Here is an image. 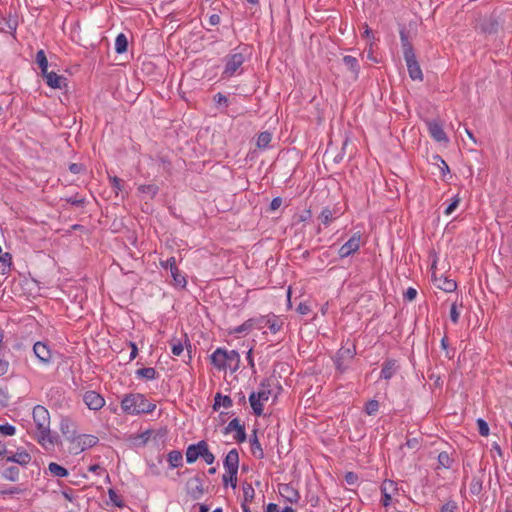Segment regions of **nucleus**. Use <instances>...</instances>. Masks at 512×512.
I'll return each instance as SVG.
<instances>
[{"mask_svg": "<svg viewBox=\"0 0 512 512\" xmlns=\"http://www.w3.org/2000/svg\"><path fill=\"white\" fill-rule=\"evenodd\" d=\"M33 422L35 424V437L37 442L45 449H51L56 443V437L52 435L50 429V413L42 405H36L32 411Z\"/></svg>", "mask_w": 512, "mask_h": 512, "instance_id": "obj_1", "label": "nucleus"}, {"mask_svg": "<svg viewBox=\"0 0 512 512\" xmlns=\"http://www.w3.org/2000/svg\"><path fill=\"white\" fill-rule=\"evenodd\" d=\"M122 410L130 415L148 414L154 411L156 405L139 393L125 395L121 401Z\"/></svg>", "mask_w": 512, "mask_h": 512, "instance_id": "obj_2", "label": "nucleus"}, {"mask_svg": "<svg viewBox=\"0 0 512 512\" xmlns=\"http://www.w3.org/2000/svg\"><path fill=\"white\" fill-rule=\"evenodd\" d=\"M401 44L403 49V56L407 65L409 76L412 80L422 81L423 73L420 68V65L416 59V55L414 53L413 47L411 43L408 41V37L406 34L401 31L400 33Z\"/></svg>", "mask_w": 512, "mask_h": 512, "instance_id": "obj_3", "label": "nucleus"}, {"mask_svg": "<svg viewBox=\"0 0 512 512\" xmlns=\"http://www.w3.org/2000/svg\"><path fill=\"white\" fill-rule=\"evenodd\" d=\"M245 61V56L242 52H232L225 58V68L223 70V78H230L242 72V65Z\"/></svg>", "mask_w": 512, "mask_h": 512, "instance_id": "obj_4", "label": "nucleus"}, {"mask_svg": "<svg viewBox=\"0 0 512 512\" xmlns=\"http://www.w3.org/2000/svg\"><path fill=\"white\" fill-rule=\"evenodd\" d=\"M98 438L94 435L82 434L76 435L70 440V451L79 454L88 448L95 446Z\"/></svg>", "mask_w": 512, "mask_h": 512, "instance_id": "obj_5", "label": "nucleus"}, {"mask_svg": "<svg viewBox=\"0 0 512 512\" xmlns=\"http://www.w3.org/2000/svg\"><path fill=\"white\" fill-rule=\"evenodd\" d=\"M270 395L271 390L264 385L258 392L251 393L249 402L255 415L261 416L263 414V405L269 400Z\"/></svg>", "mask_w": 512, "mask_h": 512, "instance_id": "obj_6", "label": "nucleus"}, {"mask_svg": "<svg viewBox=\"0 0 512 512\" xmlns=\"http://www.w3.org/2000/svg\"><path fill=\"white\" fill-rule=\"evenodd\" d=\"M362 243V236L359 232L354 233L348 241H346L338 251L340 258H346L357 252Z\"/></svg>", "mask_w": 512, "mask_h": 512, "instance_id": "obj_7", "label": "nucleus"}, {"mask_svg": "<svg viewBox=\"0 0 512 512\" xmlns=\"http://www.w3.org/2000/svg\"><path fill=\"white\" fill-rule=\"evenodd\" d=\"M171 345V352L174 356L180 357V356H186L188 360L191 359L190 351L188 350V347H191L190 341L187 337V335H183V339H177L173 338L170 341Z\"/></svg>", "mask_w": 512, "mask_h": 512, "instance_id": "obj_8", "label": "nucleus"}, {"mask_svg": "<svg viewBox=\"0 0 512 512\" xmlns=\"http://www.w3.org/2000/svg\"><path fill=\"white\" fill-rule=\"evenodd\" d=\"M380 489L382 494L381 503L385 508H388L391 505L392 496L398 491L397 483L392 480H385Z\"/></svg>", "mask_w": 512, "mask_h": 512, "instance_id": "obj_9", "label": "nucleus"}, {"mask_svg": "<svg viewBox=\"0 0 512 512\" xmlns=\"http://www.w3.org/2000/svg\"><path fill=\"white\" fill-rule=\"evenodd\" d=\"M33 352L41 364L47 366L52 362V352L46 343L36 342L33 346Z\"/></svg>", "mask_w": 512, "mask_h": 512, "instance_id": "obj_10", "label": "nucleus"}, {"mask_svg": "<svg viewBox=\"0 0 512 512\" xmlns=\"http://www.w3.org/2000/svg\"><path fill=\"white\" fill-rule=\"evenodd\" d=\"M186 487L188 494L194 500L200 499L204 494L203 481L199 476L190 478L186 483Z\"/></svg>", "mask_w": 512, "mask_h": 512, "instance_id": "obj_11", "label": "nucleus"}, {"mask_svg": "<svg viewBox=\"0 0 512 512\" xmlns=\"http://www.w3.org/2000/svg\"><path fill=\"white\" fill-rule=\"evenodd\" d=\"M83 401L90 410H100L105 405V399L95 391H87L83 395Z\"/></svg>", "mask_w": 512, "mask_h": 512, "instance_id": "obj_12", "label": "nucleus"}, {"mask_svg": "<svg viewBox=\"0 0 512 512\" xmlns=\"http://www.w3.org/2000/svg\"><path fill=\"white\" fill-rule=\"evenodd\" d=\"M231 432H236L234 439L237 442L242 443L246 440L245 428L243 425L240 424V422L237 418L232 419L228 423V425L225 427V430H224L225 434H229Z\"/></svg>", "mask_w": 512, "mask_h": 512, "instance_id": "obj_13", "label": "nucleus"}, {"mask_svg": "<svg viewBox=\"0 0 512 512\" xmlns=\"http://www.w3.org/2000/svg\"><path fill=\"white\" fill-rule=\"evenodd\" d=\"M261 327H267L273 334L279 332L284 325V320L276 315H268L260 320Z\"/></svg>", "mask_w": 512, "mask_h": 512, "instance_id": "obj_14", "label": "nucleus"}, {"mask_svg": "<svg viewBox=\"0 0 512 512\" xmlns=\"http://www.w3.org/2000/svg\"><path fill=\"white\" fill-rule=\"evenodd\" d=\"M430 136L437 142H448V137L443 127L436 121L426 122Z\"/></svg>", "mask_w": 512, "mask_h": 512, "instance_id": "obj_15", "label": "nucleus"}, {"mask_svg": "<svg viewBox=\"0 0 512 512\" xmlns=\"http://www.w3.org/2000/svg\"><path fill=\"white\" fill-rule=\"evenodd\" d=\"M278 492L289 503H297L300 495L291 484H279Z\"/></svg>", "mask_w": 512, "mask_h": 512, "instance_id": "obj_16", "label": "nucleus"}, {"mask_svg": "<svg viewBox=\"0 0 512 512\" xmlns=\"http://www.w3.org/2000/svg\"><path fill=\"white\" fill-rule=\"evenodd\" d=\"M45 78L48 86L54 89H61L66 85V78L62 75H58L55 72H48L46 74H42Z\"/></svg>", "mask_w": 512, "mask_h": 512, "instance_id": "obj_17", "label": "nucleus"}, {"mask_svg": "<svg viewBox=\"0 0 512 512\" xmlns=\"http://www.w3.org/2000/svg\"><path fill=\"white\" fill-rule=\"evenodd\" d=\"M205 441L201 440L196 444H191L186 449V461L188 463H194L202 454Z\"/></svg>", "mask_w": 512, "mask_h": 512, "instance_id": "obj_18", "label": "nucleus"}, {"mask_svg": "<svg viewBox=\"0 0 512 512\" xmlns=\"http://www.w3.org/2000/svg\"><path fill=\"white\" fill-rule=\"evenodd\" d=\"M223 465L226 471H238L239 454L236 449H232L227 453Z\"/></svg>", "mask_w": 512, "mask_h": 512, "instance_id": "obj_19", "label": "nucleus"}, {"mask_svg": "<svg viewBox=\"0 0 512 512\" xmlns=\"http://www.w3.org/2000/svg\"><path fill=\"white\" fill-rule=\"evenodd\" d=\"M60 431L70 441L76 434V425L70 418L63 417L60 421Z\"/></svg>", "mask_w": 512, "mask_h": 512, "instance_id": "obj_20", "label": "nucleus"}, {"mask_svg": "<svg viewBox=\"0 0 512 512\" xmlns=\"http://www.w3.org/2000/svg\"><path fill=\"white\" fill-rule=\"evenodd\" d=\"M399 366L396 360L388 359L385 360L382 365L380 377L389 380L397 372Z\"/></svg>", "mask_w": 512, "mask_h": 512, "instance_id": "obj_21", "label": "nucleus"}, {"mask_svg": "<svg viewBox=\"0 0 512 512\" xmlns=\"http://www.w3.org/2000/svg\"><path fill=\"white\" fill-rule=\"evenodd\" d=\"M212 364L219 370H226L225 349L217 348L211 355Z\"/></svg>", "mask_w": 512, "mask_h": 512, "instance_id": "obj_22", "label": "nucleus"}, {"mask_svg": "<svg viewBox=\"0 0 512 512\" xmlns=\"http://www.w3.org/2000/svg\"><path fill=\"white\" fill-rule=\"evenodd\" d=\"M225 359L227 363V369H230L231 371H236L239 368L240 364V355L235 350H226L225 349Z\"/></svg>", "mask_w": 512, "mask_h": 512, "instance_id": "obj_23", "label": "nucleus"}, {"mask_svg": "<svg viewBox=\"0 0 512 512\" xmlns=\"http://www.w3.org/2000/svg\"><path fill=\"white\" fill-rule=\"evenodd\" d=\"M31 459H32L31 455L28 452L22 450V451H17L15 454H13L11 456H8L6 458V461L14 462L21 466H26L30 463Z\"/></svg>", "mask_w": 512, "mask_h": 512, "instance_id": "obj_24", "label": "nucleus"}, {"mask_svg": "<svg viewBox=\"0 0 512 512\" xmlns=\"http://www.w3.org/2000/svg\"><path fill=\"white\" fill-rule=\"evenodd\" d=\"M167 461L170 469H175L183 465V455L179 450H172L167 454Z\"/></svg>", "mask_w": 512, "mask_h": 512, "instance_id": "obj_25", "label": "nucleus"}, {"mask_svg": "<svg viewBox=\"0 0 512 512\" xmlns=\"http://www.w3.org/2000/svg\"><path fill=\"white\" fill-rule=\"evenodd\" d=\"M343 62L347 69L351 72L353 80H356L359 74L358 60L353 56L347 55L343 57Z\"/></svg>", "mask_w": 512, "mask_h": 512, "instance_id": "obj_26", "label": "nucleus"}, {"mask_svg": "<svg viewBox=\"0 0 512 512\" xmlns=\"http://www.w3.org/2000/svg\"><path fill=\"white\" fill-rule=\"evenodd\" d=\"M232 404H233V401L229 396H226V395L224 396L220 393H217L214 398L213 409L215 411H217L220 409V407L230 408L232 406Z\"/></svg>", "mask_w": 512, "mask_h": 512, "instance_id": "obj_27", "label": "nucleus"}, {"mask_svg": "<svg viewBox=\"0 0 512 512\" xmlns=\"http://www.w3.org/2000/svg\"><path fill=\"white\" fill-rule=\"evenodd\" d=\"M250 443L252 455L258 459H262L264 457V451L257 438L256 430L253 431V437L250 439Z\"/></svg>", "mask_w": 512, "mask_h": 512, "instance_id": "obj_28", "label": "nucleus"}, {"mask_svg": "<svg viewBox=\"0 0 512 512\" xmlns=\"http://www.w3.org/2000/svg\"><path fill=\"white\" fill-rule=\"evenodd\" d=\"M48 470L52 476L58 477V478L66 477L69 474L68 470L66 468H64L63 466H61L55 462H51L48 465Z\"/></svg>", "mask_w": 512, "mask_h": 512, "instance_id": "obj_29", "label": "nucleus"}, {"mask_svg": "<svg viewBox=\"0 0 512 512\" xmlns=\"http://www.w3.org/2000/svg\"><path fill=\"white\" fill-rule=\"evenodd\" d=\"M128 40L125 34L120 33L115 39V51L118 54H122L127 51Z\"/></svg>", "mask_w": 512, "mask_h": 512, "instance_id": "obj_30", "label": "nucleus"}, {"mask_svg": "<svg viewBox=\"0 0 512 512\" xmlns=\"http://www.w3.org/2000/svg\"><path fill=\"white\" fill-rule=\"evenodd\" d=\"M136 376L138 378H143V379H146V380H154V379L157 378L158 373H157V371L154 368L148 367V368L138 369L136 371Z\"/></svg>", "mask_w": 512, "mask_h": 512, "instance_id": "obj_31", "label": "nucleus"}, {"mask_svg": "<svg viewBox=\"0 0 512 512\" xmlns=\"http://www.w3.org/2000/svg\"><path fill=\"white\" fill-rule=\"evenodd\" d=\"M454 460L451 458L449 453L446 451L441 452L438 455V466L437 468L449 469L452 467Z\"/></svg>", "mask_w": 512, "mask_h": 512, "instance_id": "obj_32", "label": "nucleus"}, {"mask_svg": "<svg viewBox=\"0 0 512 512\" xmlns=\"http://www.w3.org/2000/svg\"><path fill=\"white\" fill-rule=\"evenodd\" d=\"M35 61L41 69V73L46 74V71H48V60L43 50H39L36 53Z\"/></svg>", "mask_w": 512, "mask_h": 512, "instance_id": "obj_33", "label": "nucleus"}, {"mask_svg": "<svg viewBox=\"0 0 512 512\" xmlns=\"http://www.w3.org/2000/svg\"><path fill=\"white\" fill-rule=\"evenodd\" d=\"M271 140H272L271 133H269L267 131H264V132L259 134V136L257 138L256 145L260 149H265V148L268 147V145L271 142Z\"/></svg>", "mask_w": 512, "mask_h": 512, "instance_id": "obj_34", "label": "nucleus"}, {"mask_svg": "<svg viewBox=\"0 0 512 512\" xmlns=\"http://www.w3.org/2000/svg\"><path fill=\"white\" fill-rule=\"evenodd\" d=\"M2 476L9 481H16L19 478V469L15 466L7 467L3 470Z\"/></svg>", "mask_w": 512, "mask_h": 512, "instance_id": "obj_35", "label": "nucleus"}, {"mask_svg": "<svg viewBox=\"0 0 512 512\" xmlns=\"http://www.w3.org/2000/svg\"><path fill=\"white\" fill-rule=\"evenodd\" d=\"M237 473L238 471H226L225 474H223L222 480L225 485L228 483L231 484L233 488L236 487L237 484Z\"/></svg>", "mask_w": 512, "mask_h": 512, "instance_id": "obj_36", "label": "nucleus"}, {"mask_svg": "<svg viewBox=\"0 0 512 512\" xmlns=\"http://www.w3.org/2000/svg\"><path fill=\"white\" fill-rule=\"evenodd\" d=\"M170 272L175 284L180 287H185L187 282L185 277L180 273L179 269L175 267L172 270H170Z\"/></svg>", "mask_w": 512, "mask_h": 512, "instance_id": "obj_37", "label": "nucleus"}, {"mask_svg": "<svg viewBox=\"0 0 512 512\" xmlns=\"http://www.w3.org/2000/svg\"><path fill=\"white\" fill-rule=\"evenodd\" d=\"M433 160L434 165L439 168L442 176H445L447 173H449V167L447 163L439 155H434Z\"/></svg>", "mask_w": 512, "mask_h": 512, "instance_id": "obj_38", "label": "nucleus"}, {"mask_svg": "<svg viewBox=\"0 0 512 512\" xmlns=\"http://www.w3.org/2000/svg\"><path fill=\"white\" fill-rule=\"evenodd\" d=\"M138 190L141 193L146 194V195L150 196L151 198H153L158 193L159 189L154 184H148V185L139 186Z\"/></svg>", "mask_w": 512, "mask_h": 512, "instance_id": "obj_39", "label": "nucleus"}, {"mask_svg": "<svg viewBox=\"0 0 512 512\" xmlns=\"http://www.w3.org/2000/svg\"><path fill=\"white\" fill-rule=\"evenodd\" d=\"M253 327V320H247L243 324L233 328L230 333L241 334L250 331Z\"/></svg>", "mask_w": 512, "mask_h": 512, "instance_id": "obj_40", "label": "nucleus"}, {"mask_svg": "<svg viewBox=\"0 0 512 512\" xmlns=\"http://www.w3.org/2000/svg\"><path fill=\"white\" fill-rule=\"evenodd\" d=\"M208 465H211L215 461L214 454L209 450L208 444L205 441L204 447L202 449V454L200 456Z\"/></svg>", "mask_w": 512, "mask_h": 512, "instance_id": "obj_41", "label": "nucleus"}, {"mask_svg": "<svg viewBox=\"0 0 512 512\" xmlns=\"http://www.w3.org/2000/svg\"><path fill=\"white\" fill-rule=\"evenodd\" d=\"M457 285L456 282L449 279L441 280V283L438 284V288L446 291V292H452L456 289Z\"/></svg>", "mask_w": 512, "mask_h": 512, "instance_id": "obj_42", "label": "nucleus"}, {"mask_svg": "<svg viewBox=\"0 0 512 512\" xmlns=\"http://www.w3.org/2000/svg\"><path fill=\"white\" fill-rule=\"evenodd\" d=\"M0 434L3 436H13L16 434V428L9 423L0 424Z\"/></svg>", "mask_w": 512, "mask_h": 512, "instance_id": "obj_43", "label": "nucleus"}, {"mask_svg": "<svg viewBox=\"0 0 512 512\" xmlns=\"http://www.w3.org/2000/svg\"><path fill=\"white\" fill-rule=\"evenodd\" d=\"M324 225H328L333 220V213L329 208H324L319 216Z\"/></svg>", "mask_w": 512, "mask_h": 512, "instance_id": "obj_44", "label": "nucleus"}, {"mask_svg": "<svg viewBox=\"0 0 512 512\" xmlns=\"http://www.w3.org/2000/svg\"><path fill=\"white\" fill-rule=\"evenodd\" d=\"M378 409H379V403L376 400L368 401L365 406V412L368 415H375L378 412Z\"/></svg>", "mask_w": 512, "mask_h": 512, "instance_id": "obj_45", "label": "nucleus"}, {"mask_svg": "<svg viewBox=\"0 0 512 512\" xmlns=\"http://www.w3.org/2000/svg\"><path fill=\"white\" fill-rule=\"evenodd\" d=\"M110 501L117 507H123L124 503L121 497L114 491L113 489H109L108 491Z\"/></svg>", "mask_w": 512, "mask_h": 512, "instance_id": "obj_46", "label": "nucleus"}, {"mask_svg": "<svg viewBox=\"0 0 512 512\" xmlns=\"http://www.w3.org/2000/svg\"><path fill=\"white\" fill-rule=\"evenodd\" d=\"M459 203H460V198L458 196H455L452 199L451 203L445 208L444 214L446 216H450L456 210V208L458 207Z\"/></svg>", "mask_w": 512, "mask_h": 512, "instance_id": "obj_47", "label": "nucleus"}, {"mask_svg": "<svg viewBox=\"0 0 512 512\" xmlns=\"http://www.w3.org/2000/svg\"><path fill=\"white\" fill-rule=\"evenodd\" d=\"M477 426H478V431H479V434L481 436H488L489 434V427H488V424L485 420L479 418L477 419Z\"/></svg>", "mask_w": 512, "mask_h": 512, "instance_id": "obj_48", "label": "nucleus"}, {"mask_svg": "<svg viewBox=\"0 0 512 512\" xmlns=\"http://www.w3.org/2000/svg\"><path fill=\"white\" fill-rule=\"evenodd\" d=\"M243 495H244V500L246 502L252 501V499L254 497V489L250 484H247L243 487Z\"/></svg>", "mask_w": 512, "mask_h": 512, "instance_id": "obj_49", "label": "nucleus"}, {"mask_svg": "<svg viewBox=\"0 0 512 512\" xmlns=\"http://www.w3.org/2000/svg\"><path fill=\"white\" fill-rule=\"evenodd\" d=\"M10 368V363L7 359H5V356H0V377L4 376L8 373Z\"/></svg>", "mask_w": 512, "mask_h": 512, "instance_id": "obj_50", "label": "nucleus"}, {"mask_svg": "<svg viewBox=\"0 0 512 512\" xmlns=\"http://www.w3.org/2000/svg\"><path fill=\"white\" fill-rule=\"evenodd\" d=\"M213 99L217 106H225V107L228 106V99L222 93H217L216 95H214Z\"/></svg>", "mask_w": 512, "mask_h": 512, "instance_id": "obj_51", "label": "nucleus"}, {"mask_svg": "<svg viewBox=\"0 0 512 512\" xmlns=\"http://www.w3.org/2000/svg\"><path fill=\"white\" fill-rule=\"evenodd\" d=\"M440 512H457V504L454 501H448L442 505Z\"/></svg>", "mask_w": 512, "mask_h": 512, "instance_id": "obj_52", "label": "nucleus"}, {"mask_svg": "<svg viewBox=\"0 0 512 512\" xmlns=\"http://www.w3.org/2000/svg\"><path fill=\"white\" fill-rule=\"evenodd\" d=\"M344 479L348 485H355L358 482V475L354 472H347Z\"/></svg>", "mask_w": 512, "mask_h": 512, "instance_id": "obj_53", "label": "nucleus"}, {"mask_svg": "<svg viewBox=\"0 0 512 512\" xmlns=\"http://www.w3.org/2000/svg\"><path fill=\"white\" fill-rule=\"evenodd\" d=\"M460 317V312L458 311L457 305L454 303L450 308V319L453 323H457Z\"/></svg>", "mask_w": 512, "mask_h": 512, "instance_id": "obj_54", "label": "nucleus"}, {"mask_svg": "<svg viewBox=\"0 0 512 512\" xmlns=\"http://www.w3.org/2000/svg\"><path fill=\"white\" fill-rule=\"evenodd\" d=\"M416 296L417 291L412 287H409L404 293V298L408 301H413L416 298Z\"/></svg>", "mask_w": 512, "mask_h": 512, "instance_id": "obj_55", "label": "nucleus"}, {"mask_svg": "<svg viewBox=\"0 0 512 512\" xmlns=\"http://www.w3.org/2000/svg\"><path fill=\"white\" fill-rule=\"evenodd\" d=\"M4 333L0 330V356H5L9 351L7 345L4 343Z\"/></svg>", "mask_w": 512, "mask_h": 512, "instance_id": "obj_56", "label": "nucleus"}, {"mask_svg": "<svg viewBox=\"0 0 512 512\" xmlns=\"http://www.w3.org/2000/svg\"><path fill=\"white\" fill-rule=\"evenodd\" d=\"M297 312L301 315H306L310 312V306L307 303L301 302L297 306Z\"/></svg>", "mask_w": 512, "mask_h": 512, "instance_id": "obj_57", "label": "nucleus"}, {"mask_svg": "<svg viewBox=\"0 0 512 512\" xmlns=\"http://www.w3.org/2000/svg\"><path fill=\"white\" fill-rule=\"evenodd\" d=\"M405 445L410 449H418L420 447V440L418 438L408 439Z\"/></svg>", "mask_w": 512, "mask_h": 512, "instance_id": "obj_58", "label": "nucleus"}, {"mask_svg": "<svg viewBox=\"0 0 512 512\" xmlns=\"http://www.w3.org/2000/svg\"><path fill=\"white\" fill-rule=\"evenodd\" d=\"M110 182H111V185L112 187L115 189V191L118 193V191L121 190V183H122V180L116 176L114 177H110Z\"/></svg>", "mask_w": 512, "mask_h": 512, "instance_id": "obj_59", "label": "nucleus"}, {"mask_svg": "<svg viewBox=\"0 0 512 512\" xmlns=\"http://www.w3.org/2000/svg\"><path fill=\"white\" fill-rule=\"evenodd\" d=\"M161 265H162V267H164L166 269L169 268L170 270H172L173 268L177 267L176 266V259H175V257H170L165 262H162Z\"/></svg>", "mask_w": 512, "mask_h": 512, "instance_id": "obj_60", "label": "nucleus"}, {"mask_svg": "<svg viewBox=\"0 0 512 512\" xmlns=\"http://www.w3.org/2000/svg\"><path fill=\"white\" fill-rule=\"evenodd\" d=\"M470 489H471V492H472L473 494H477V493H479V492H480V490H481V483H480V481H478V480H476V479H473V480H472V483H471V487H470Z\"/></svg>", "mask_w": 512, "mask_h": 512, "instance_id": "obj_61", "label": "nucleus"}, {"mask_svg": "<svg viewBox=\"0 0 512 512\" xmlns=\"http://www.w3.org/2000/svg\"><path fill=\"white\" fill-rule=\"evenodd\" d=\"M88 471L100 475L104 472V469L100 465L94 464L88 468Z\"/></svg>", "mask_w": 512, "mask_h": 512, "instance_id": "obj_62", "label": "nucleus"}, {"mask_svg": "<svg viewBox=\"0 0 512 512\" xmlns=\"http://www.w3.org/2000/svg\"><path fill=\"white\" fill-rule=\"evenodd\" d=\"M69 170L73 174H79L82 171V165L81 164H77V163H73V164H71L69 166Z\"/></svg>", "mask_w": 512, "mask_h": 512, "instance_id": "obj_63", "label": "nucleus"}, {"mask_svg": "<svg viewBox=\"0 0 512 512\" xmlns=\"http://www.w3.org/2000/svg\"><path fill=\"white\" fill-rule=\"evenodd\" d=\"M281 204H282V199L281 198H279V197L274 198L271 201V204H270L271 210L278 209L281 206Z\"/></svg>", "mask_w": 512, "mask_h": 512, "instance_id": "obj_64", "label": "nucleus"}]
</instances>
